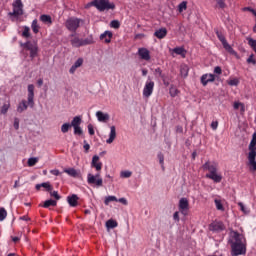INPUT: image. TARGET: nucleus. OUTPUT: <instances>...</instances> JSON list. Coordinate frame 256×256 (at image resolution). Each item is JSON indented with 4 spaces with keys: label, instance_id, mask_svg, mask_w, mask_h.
Instances as JSON below:
<instances>
[{
    "label": "nucleus",
    "instance_id": "864d4df0",
    "mask_svg": "<svg viewBox=\"0 0 256 256\" xmlns=\"http://www.w3.org/2000/svg\"><path fill=\"white\" fill-rule=\"evenodd\" d=\"M214 73H215V75H221V73H223V69H221L220 66H216L214 68Z\"/></svg>",
    "mask_w": 256,
    "mask_h": 256
},
{
    "label": "nucleus",
    "instance_id": "bb28decb",
    "mask_svg": "<svg viewBox=\"0 0 256 256\" xmlns=\"http://www.w3.org/2000/svg\"><path fill=\"white\" fill-rule=\"evenodd\" d=\"M40 21H42V23H48L49 25H51V23H53V21L51 20V17L47 14L41 15Z\"/></svg>",
    "mask_w": 256,
    "mask_h": 256
},
{
    "label": "nucleus",
    "instance_id": "680f3d73",
    "mask_svg": "<svg viewBox=\"0 0 256 256\" xmlns=\"http://www.w3.org/2000/svg\"><path fill=\"white\" fill-rule=\"evenodd\" d=\"M212 227H213V231H219L222 229L221 226L217 224H212Z\"/></svg>",
    "mask_w": 256,
    "mask_h": 256
},
{
    "label": "nucleus",
    "instance_id": "6e6d98bb",
    "mask_svg": "<svg viewBox=\"0 0 256 256\" xmlns=\"http://www.w3.org/2000/svg\"><path fill=\"white\" fill-rule=\"evenodd\" d=\"M84 150L85 153H89V149H91V146L89 145V143H87V140H84Z\"/></svg>",
    "mask_w": 256,
    "mask_h": 256
},
{
    "label": "nucleus",
    "instance_id": "6e6552de",
    "mask_svg": "<svg viewBox=\"0 0 256 256\" xmlns=\"http://www.w3.org/2000/svg\"><path fill=\"white\" fill-rule=\"evenodd\" d=\"M24 49L30 51V59H35L39 53V46L36 42L27 41L25 43H20Z\"/></svg>",
    "mask_w": 256,
    "mask_h": 256
},
{
    "label": "nucleus",
    "instance_id": "ea45409f",
    "mask_svg": "<svg viewBox=\"0 0 256 256\" xmlns=\"http://www.w3.org/2000/svg\"><path fill=\"white\" fill-rule=\"evenodd\" d=\"M110 27H112V29H119L121 27V22H119V20H112Z\"/></svg>",
    "mask_w": 256,
    "mask_h": 256
},
{
    "label": "nucleus",
    "instance_id": "ddd939ff",
    "mask_svg": "<svg viewBox=\"0 0 256 256\" xmlns=\"http://www.w3.org/2000/svg\"><path fill=\"white\" fill-rule=\"evenodd\" d=\"M179 211L182 213V215H187V212L189 211V200L187 198H181L179 200Z\"/></svg>",
    "mask_w": 256,
    "mask_h": 256
},
{
    "label": "nucleus",
    "instance_id": "a211bd4d",
    "mask_svg": "<svg viewBox=\"0 0 256 256\" xmlns=\"http://www.w3.org/2000/svg\"><path fill=\"white\" fill-rule=\"evenodd\" d=\"M91 167H95L96 171H101V169H103V163L99 162L98 155L92 157Z\"/></svg>",
    "mask_w": 256,
    "mask_h": 256
},
{
    "label": "nucleus",
    "instance_id": "c756f323",
    "mask_svg": "<svg viewBox=\"0 0 256 256\" xmlns=\"http://www.w3.org/2000/svg\"><path fill=\"white\" fill-rule=\"evenodd\" d=\"M173 53H176V55H182V57H185V48L176 47L173 49Z\"/></svg>",
    "mask_w": 256,
    "mask_h": 256
},
{
    "label": "nucleus",
    "instance_id": "4c0bfd02",
    "mask_svg": "<svg viewBox=\"0 0 256 256\" xmlns=\"http://www.w3.org/2000/svg\"><path fill=\"white\" fill-rule=\"evenodd\" d=\"M227 83L230 85V87H237V85H239V79L233 78L228 80Z\"/></svg>",
    "mask_w": 256,
    "mask_h": 256
},
{
    "label": "nucleus",
    "instance_id": "7ed1b4c3",
    "mask_svg": "<svg viewBox=\"0 0 256 256\" xmlns=\"http://www.w3.org/2000/svg\"><path fill=\"white\" fill-rule=\"evenodd\" d=\"M217 167H219V165L216 162L211 161H207L202 165L204 171H209V173L206 174L207 179H211L214 183H221V181H223V176L217 173Z\"/></svg>",
    "mask_w": 256,
    "mask_h": 256
},
{
    "label": "nucleus",
    "instance_id": "de8ad7c7",
    "mask_svg": "<svg viewBox=\"0 0 256 256\" xmlns=\"http://www.w3.org/2000/svg\"><path fill=\"white\" fill-rule=\"evenodd\" d=\"M253 57H255V55L251 54V55L247 58L246 62H247L248 64L256 65V60H255Z\"/></svg>",
    "mask_w": 256,
    "mask_h": 256
},
{
    "label": "nucleus",
    "instance_id": "49530a36",
    "mask_svg": "<svg viewBox=\"0 0 256 256\" xmlns=\"http://www.w3.org/2000/svg\"><path fill=\"white\" fill-rule=\"evenodd\" d=\"M73 129L74 135H83V129L81 128V126H75Z\"/></svg>",
    "mask_w": 256,
    "mask_h": 256
},
{
    "label": "nucleus",
    "instance_id": "5701e85b",
    "mask_svg": "<svg viewBox=\"0 0 256 256\" xmlns=\"http://www.w3.org/2000/svg\"><path fill=\"white\" fill-rule=\"evenodd\" d=\"M180 75L184 79L189 76V66H187V64H183L180 66Z\"/></svg>",
    "mask_w": 256,
    "mask_h": 256
},
{
    "label": "nucleus",
    "instance_id": "39448f33",
    "mask_svg": "<svg viewBox=\"0 0 256 256\" xmlns=\"http://www.w3.org/2000/svg\"><path fill=\"white\" fill-rule=\"evenodd\" d=\"M70 37H73L70 40L72 47H76V48L85 47V45H93V43H95V41L93 40V36H89L83 39V38H79V36H76L75 34H71Z\"/></svg>",
    "mask_w": 256,
    "mask_h": 256
},
{
    "label": "nucleus",
    "instance_id": "72a5a7b5",
    "mask_svg": "<svg viewBox=\"0 0 256 256\" xmlns=\"http://www.w3.org/2000/svg\"><path fill=\"white\" fill-rule=\"evenodd\" d=\"M71 123H64L61 126V133H69V130L71 129Z\"/></svg>",
    "mask_w": 256,
    "mask_h": 256
},
{
    "label": "nucleus",
    "instance_id": "69168bd1",
    "mask_svg": "<svg viewBox=\"0 0 256 256\" xmlns=\"http://www.w3.org/2000/svg\"><path fill=\"white\" fill-rule=\"evenodd\" d=\"M37 85H38V87L43 86V78H40V79L37 80Z\"/></svg>",
    "mask_w": 256,
    "mask_h": 256
},
{
    "label": "nucleus",
    "instance_id": "9b49d317",
    "mask_svg": "<svg viewBox=\"0 0 256 256\" xmlns=\"http://www.w3.org/2000/svg\"><path fill=\"white\" fill-rule=\"evenodd\" d=\"M153 89H155V82L151 80V77H148V80L145 83L144 89H143V97H151L153 95Z\"/></svg>",
    "mask_w": 256,
    "mask_h": 256
},
{
    "label": "nucleus",
    "instance_id": "423d86ee",
    "mask_svg": "<svg viewBox=\"0 0 256 256\" xmlns=\"http://www.w3.org/2000/svg\"><path fill=\"white\" fill-rule=\"evenodd\" d=\"M93 7H96L98 11H109L115 9V3L109 2V0H94L91 2Z\"/></svg>",
    "mask_w": 256,
    "mask_h": 256
},
{
    "label": "nucleus",
    "instance_id": "5fc2aeb1",
    "mask_svg": "<svg viewBox=\"0 0 256 256\" xmlns=\"http://www.w3.org/2000/svg\"><path fill=\"white\" fill-rule=\"evenodd\" d=\"M51 197H54L56 199V201H59V199H61V196L59 195V192H57V191H53L51 193Z\"/></svg>",
    "mask_w": 256,
    "mask_h": 256
},
{
    "label": "nucleus",
    "instance_id": "7c9ffc66",
    "mask_svg": "<svg viewBox=\"0 0 256 256\" xmlns=\"http://www.w3.org/2000/svg\"><path fill=\"white\" fill-rule=\"evenodd\" d=\"M233 107H234L235 110L239 109V107H240V111L242 113H245V104H243L241 102H234Z\"/></svg>",
    "mask_w": 256,
    "mask_h": 256
},
{
    "label": "nucleus",
    "instance_id": "4d7b16f0",
    "mask_svg": "<svg viewBox=\"0 0 256 256\" xmlns=\"http://www.w3.org/2000/svg\"><path fill=\"white\" fill-rule=\"evenodd\" d=\"M51 175H55V177H59L61 175V172L58 169L50 170Z\"/></svg>",
    "mask_w": 256,
    "mask_h": 256
},
{
    "label": "nucleus",
    "instance_id": "79ce46f5",
    "mask_svg": "<svg viewBox=\"0 0 256 256\" xmlns=\"http://www.w3.org/2000/svg\"><path fill=\"white\" fill-rule=\"evenodd\" d=\"M9 107H11V104L9 103L3 104V106L1 107V114L7 115V111H9Z\"/></svg>",
    "mask_w": 256,
    "mask_h": 256
},
{
    "label": "nucleus",
    "instance_id": "0eeeda50",
    "mask_svg": "<svg viewBox=\"0 0 256 256\" xmlns=\"http://www.w3.org/2000/svg\"><path fill=\"white\" fill-rule=\"evenodd\" d=\"M65 27L71 33H76L77 29H79V27H81V19H79L77 17H70L66 20Z\"/></svg>",
    "mask_w": 256,
    "mask_h": 256
},
{
    "label": "nucleus",
    "instance_id": "bf43d9fd",
    "mask_svg": "<svg viewBox=\"0 0 256 256\" xmlns=\"http://www.w3.org/2000/svg\"><path fill=\"white\" fill-rule=\"evenodd\" d=\"M14 129L18 131L19 129V118L14 119Z\"/></svg>",
    "mask_w": 256,
    "mask_h": 256
},
{
    "label": "nucleus",
    "instance_id": "37998d69",
    "mask_svg": "<svg viewBox=\"0 0 256 256\" xmlns=\"http://www.w3.org/2000/svg\"><path fill=\"white\" fill-rule=\"evenodd\" d=\"M41 187L46 189V191H53V186H51L50 182H43V183H41Z\"/></svg>",
    "mask_w": 256,
    "mask_h": 256
},
{
    "label": "nucleus",
    "instance_id": "e433bc0d",
    "mask_svg": "<svg viewBox=\"0 0 256 256\" xmlns=\"http://www.w3.org/2000/svg\"><path fill=\"white\" fill-rule=\"evenodd\" d=\"M131 175H133L132 171L126 170V171H122L120 173V177L124 178V179H129V177H131Z\"/></svg>",
    "mask_w": 256,
    "mask_h": 256
},
{
    "label": "nucleus",
    "instance_id": "b1692460",
    "mask_svg": "<svg viewBox=\"0 0 256 256\" xmlns=\"http://www.w3.org/2000/svg\"><path fill=\"white\" fill-rule=\"evenodd\" d=\"M42 207H44V209H49V207H57V201L53 199L46 200Z\"/></svg>",
    "mask_w": 256,
    "mask_h": 256
},
{
    "label": "nucleus",
    "instance_id": "c9c22d12",
    "mask_svg": "<svg viewBox=\"0 0 256 256\" xmlns=\"http://www.w3.org/2000/svg\"><path fill=\"white\" fill-rule=\"evenodd\" d=\"M37 163H39V158L33 157L28 159V167H35Z\"/></svg>",
    "mask_w": 256,
    "mask_h": 256
},
{
    "label": "nucleus",
    "instance_id": "a878e982",
    "mask_svg": "<svg viewBox=\"0 0 256 256\" xmlns=\"http://www.w3.org/2000/svg\"><path fill=\"white\" fill-rule=\"evenodd\" d=\"M214 203L217 211H225V207L223 206V202H221V199H215Z\"/></svg>",
    "mask_w": 256,
    "mask_h": 256
},
{
    "label": "nucleus",
    "instance_id": "cd10ccee",
    "mask_svg": "<svg viewBox=\"0 0 256 256\" xmlns=\"http://www.w3.org/2000/svg\"><path fill=\"white\" fill-rule=\"evenodd\" d=\"M117 221L110 219L106 222V227L107 229H115V227H117Z\"/></svg>",
    "mask_w": 256,
    "mask_h": 256
},
{
    "label": "nucleus",
    "instance_id": "a18cd8bd",
    "mask_svg": "<svg viewBox=\"0 0 256 256\" xmlns=\"http://www.w3.org/2000/svg\"><path fill=\"white\" fill-rule=\"evenodd\" d=\"M238 207H240V211H242V213H245V215L249 214V209L245 207L243 202H239Z\"/></svg>",
    "mask_w": 256,
    "mask_h": 256
},
{
    "label": "nucleus",
    "instance_id": "052dcab7",
    "mask_svg": "<svg viewBox=\"0 0 256 256\" xmlns=\"http://www.w3.org/2000/svg\"><path fill=\"white\" fill-rule=\"evenodd\" d=\"M116 202L122 203V205H127V203H128L126 198H119V199H117Z\"/></svg>",
    "mask_w": 256,
    "mask_h": 256
},
{
    "label": "nucleus",
    "instance_id": "f8f14e48",
    "mask_svg": "<svg viewBox=\"0 0 256 256\" xmlns=\"http://www.w3.org/2000/svg\"><path fill=\"white\" fill-rule=\"evenodd\" d=\"M10 15H14V17L23 15V2L21 0H15L13 3V13H10Z\"/></svg>",
    "mask_w": 256,
    "mask_h": 256
},
{
    "label": "nucleus",
    "instance_id": "f3484780",
    "mask_svg": "<svg viewBox=\"0 0 256 256\" xmlns=\"http://www.w3.org/2000/svg\"><path fill=\"white\" fill-rule=\"evenodd\" d=\"M67 202L70 207H77V205H79V196H77V194H72L67 197Z\"/></svg>",
    "mask_w": 256,
    "mask_h": 256
},
{
    "label": "nucleus",
    "instance_id": "58836bf2",
    "mask_svg": "<svg viewBox=\"0 0 256 256\" xmlns=\"http://www.w3.org/2000/svg\"><path fill=\"white\" fill-rule=\"evenodd\" d=\"M7 219V210L5 208H0V221H5Z\"/></svg>",
    "mask_w": 256,
    "mask_h": 256
},
{
    "label": "nucleus",
    "instance_id": "412c9836",
    "mask_svg": "<svg viewBox=\"0 0 256 256\" xmlns=\"http://www.w3.org/2000/svg\"><path fill=\"white\" fill-rule=\"evenodd\" d=\"M103 39L105 43H111V39H113V32L106 30L100 35V40L103 41Z\"/></svg>",
    "mask_w": 256,
    "mask_h": 256
},
{
    "label": "nucleus",
    "instance_id": "2f4dec72",
    "mask_svg": "<svg viewBox=\"0 0 256 256\" xmlns=\"http://www.w3.org/2000/svg\"><path fill=\"white\" fill-rule=\"evenodd\" d=\"M155 77H160V79H165V74H163V70L160 67L154 70Z\"/></svg>",
    "mask_w": 256,
    "mask_h": 256
},
{
    "label": "nucleus",
    "instance_id": "a19ab883",
    "mask_svg": "<svg viewBox=\"0 0 256 256\" xmlns=\"http://www.w3.org/2000/svg\"><path fill=\"white\" fill-rule=\"evenodd\" d=\"M116 201L117 202V197L116 196H108L104 200V205H109V203Z\"/></svg>",
    "mask_w": 256,
    "mask_h": 256
},
{
    "label": "nucleus",
    "instance_id": "c03bdc74",
    "mask_svg": "<svg viewBox=\"0 0 256 256\" xmlns=\"http://www.w3.org/2000/svg\"><path fill=\"white\" fill-rule=\"evenodd\" d=\"M169 93L171 97H177V95H179V90L172 86L169 90Z\"/></svg>",
    "mask_w": 256,
    "mask_h": 256
},
{
    "label": "nucleus",
    "instance_id": "20e7f679",
    "mask_svg": "<svg viewBox=\"0 0 256 256\" xmlns=\"http://www.w3.org/2000/svg\"><path fill=\"white\" fill-rule=\"evenodd\" d=\"M248 149V165L250 171H256V132L252 135V140L250 141Z\"/></svg>",
    "mask_w": 256,
    "mask_h": 256
},
{
    "label": "nucleus",
    "instance_id": "f704fd0d",
    "mask_svg": "<svg viewBox=\"0 0 256 256\" xmlns=\"http://www.w3.org/2000/svg\"><path fill=\"white\" fill-rule=\"evenodd\" d=\"M30 31H31V29L28 26H24V30L22 32V37L29 39V37H31Z\"/></svg>",
    "mask_w": 256,
    "mask_h": 256
},
{
    "label": "nucleus",
    "instance_id": "f257e3e1",
    "mask_svg": "<svg viewBox=\"0 0 256 256\" xmlns=\"http://www.w3.org/2000/svg\"><path fill=\"white\" fill-rule=\"evenodd\" d=\"M229 245H231V255L239 256L247 253V246L245 245V236L239 234L237 231H232L228 239Z\"/></svg>",
    "mask_w": 256,
    "mask_h": 256
},
{
    "label": "nucleus",
    "instance_id": "13d9d810",
    "mask_svg": "<svg viewBox=\"0 0 256 256\" xmlns=\"http://www.w3.org/2000/svg\"><path fill=\"white\" fill-rule=\"evenodd\" d=\"M217 127H219V122L218 121H213L211 123V129H213V131H216Z\"/></svg>",
    "mask_w": 256,
    "mask_h": 256
},
{
    "label": "nucleus",
    "instance_id": "f03ea898",
    "mask_svg": "<svg viewBox=\"0 0 256 256\" xmlns=\"http://www.w3.org/2000/svg\"><path fill=\"white\" fill-rule=\"evenodd\" d=\"M28 101L22 100L17 106V112L23 113V111H27L28 107H35V85L29 84L27 88Z\"/></svg>",
    "mask_w": 256,
    "mask_h": 256
},
{
    "label": "nucleus",
    "instance_id": "aec40b11",
    "mask_svg": "<svg viewBox=\"0 0 256 256\" xmlns=\"http://www.w3.org/2000/svg\"><path fill=\"white\" fill-rule=\"evenodd\" d=\"M96 117L100 123H107V121L110 119L109 114L103 113L102 111H97Z\"/></svg>",
    "mask_w": 256,
    "mask_h": 256
},
{
    "label": "nucleus",
    "instance_id": "1a4fd4ad",
    "mask_svg": "<svg viewBox=\"0 0 256 256\" xmlns=\"http://www.w3.org/2000/svg\"><path fill=\"white\" fill-rule=\"evenodd\" d=\"M216 35H217V38L219 39V41L222 43V46L225 49V51H227L231 55H235L237 53V52H235L233 47L230 46L229 42H227V39L225 38V35H223V33H221L220 31L217 30Z\"/></svg>",
    "mask_w": 256,
    "mask_h": 256
},
{
    "label": "nucleus",
    "instance_id": "4be33fe9",
    "mask_svg": "<svg viewBox=\"0 0 256 256\" xmlns=\"http://www.w3.org/2000/svg\"><path fill=\"white\" fill-rule=\"evenodd\" d=\"M154 37L157 39H165L167 37V28H160L154 32Z\"/></svg>",
    "mask_w": 256,
    "mask_h": 256
},
{
    "label": "nucleus",
    "instance_id": "0e129e2a",
    "mask_svg": "<svg viewBox=\"0 0 256 256\" xmlns=\"http://www.w3.org/2000/svg\"><path fill=\"white\" fill-rule=\"evenodd\" d=\"M173 219H174V221H179V212H175L173 214Z\"/></svg>",
    "mask_w": 256,
    "mask_h": 256
},
{
    "label": "nucleus",
    "instance_id": "4468645a",
    "mask_svg": "<svg viewBox=\"0 0 256 256\" xmlns=\"http://www.w3.org/2000/svg\"><path fill=\"white\" fill-rule=\"evenodd\" d=\"M201 84L203 87H207L208 83H213L215 81L214 74H204L200 78Z\"/></svg>",
    "mask_w": 256,
    "mask_h": 256
},
{
    "label": "nucleus",
    "instance_id": "2eb2a0df",
    "mask_svg": "<svg viewBox=\"0 0 256 256\" xmlns=\"http://www.w3.org/2000/svg\"><path fill=\"white\" fill-rule=\"evenodd\" d=\"M138 55L140 59H143L144 61H150L151 60V53L147 48H139L138 49Z\"/></svg>",
    "mask_w": 256,
    "mask_h": 256
},
{
    "label": "nucleus",
    "instance_id": "9d476101",
    "mask_svg": "<svg viewBox=\"0 0 256 256\" xmlns=\"http://www.w3.org/2000/svg\"><path fill=\"white\" fill-rule=\"evenodd\" d=\"M87 183L88 185H96V187H103V178H101L100 173H97L95 175L89 173L87 175Z\"/></svg>",
    "mask_w": 256,
    "mask_h": 256
},
{
    "label": "nucleus",
    "instance_id": "e2e57ef3",
    "mask_svg": "<svg viewBox=\"0 0 256 256\" xmlns=\"http://www.w3.org/2000/svg\"><path fill=\"white\" fill-rule=\"evenodd\" d=\"M75 71H77V68H76V66L72 65L71 68L69 69V73L71 75H73V73H75Z\"/></svg>",
    "mask_w": 256,
    "mask_h": 256
},
{
    "label": "nucleus",
    "instance_id": "8fccbe9b",
    "mask_svg": "<svg viewBox=\"0 0 256 256\" xmlns=\"http://www.w3.org/2000/svg\"><path fill=\"white\" fill-rule=\"evenodd\" d=\"M216 3L220 9H225L227 7V4H225V0H216Z\"/></svg>",
    "mask_w": 256,
    "mask_h": 256
},
{
    "label": "nucleus",
    "instance_id": "603ef678",
    "mask_svg": "<svg viewBox=\"0 0 256 256\" xmlns=\"http://www.w3.org/2000/svg\"><path fill=\"white\" fill-rule=\"evenodd\" d=\"M88 133L89 135H95V129L93 128V124H88Z\"/></svg>",
    "mask_w": 256,
    "mask_h": 256
},
{
    "label": "nucleus",
    "instance_id": "dca6fc26",
    "mask_svg": "<svg viewBox=\"0 0 256 256\" xmlns=\"http://www.w3.org/2000/svg\"><path fill=\"white\" fill-rule=\"evenodd\" d=\"M63 171L64 173H67L69 177H73L74 179L81 177V172L76 170L75 168H65Z\"/></svg>",
    "mask_w": 256,
    "mask_h": 256
},
{
    "label": "nucleus",
    "instance_id": "3c124183",
    "mask_svg": "<svg viewBox=\"0 0 256 256\" xmlns=\"http://www.w3.org/2000/svg\"><path fill=\"white\" fill-rule=\"evenodd\" d=\"M157 157L159 159L160 165H163V163H165V156L163 155V153L159 152Z\"/></svg>",
    "mask_w": 256,
    "mask_h": 256
},
{
    "label": "nucleus",
    "instance_id": "6ab92c4d",
    "mask_svg": "<svg viewBox=\"0 0 256 256\" xmlns=\"http://www.w3.org/2000/svg\"><path fill=\"white\" fill-rule=\"evenodd\" d=\"M116 138H117V129L115 128V126H111L109 138L106 140V143L108 145H111V143H113V141H115Z\"/></svg>",
    "mask_w": 256,
    "mask_h": 256
},
{
    "label": "nucleus",
    "instance_id": "393cba45",
    "mask_svg": "<svg viewBox=\"0 0 256 256\" xmlns=\"http://www.w3.org/2000/svg\"><path fill=\"white\" fill-rule=\"evenodd\" d=\"M81 123H82L81 116H75V117L72 119L70 125H71V127L74 128V127H79V126H81Z\"/></svg>",
    "mask_w": 256,
    "mask_h": 256
},
{
    "label": "nucleus",
    "instance_id": "473e14b6",
    "mask_svg": "<svg viewBox=\"0 0 256 256\" xmlns=\"http://www.w3.org/2000/svg\"><path fill=\"white\" fill-rule=\"evenodd\" d=\"M183 11H187V1H182L178 5V12L183 13Z\"/></svg>",
    "mask_w": 256,
    "mask_h": 256
},
{
    "label": "nucleus",
    "instance_id": "c85d7f7f",
    "mask_svg": "<svg viewBox=\"0 0 256 256\" xmlns=\"http://www.w3.org/2000/svg\"><path fill=\"white\" fill-rule=\"evenodd\" d=\"M31 28H32L33 33H35V34L39 33L40 27H39V24H37V19H34L32 21Z\"/></svg>",
    "mask_w": 256,
    "mask_h": 256
},
{
    "label": "nucleus",
    "instance_id": "338daca9",
    "mask_svg": "<svg viewBox=\"0 0 256 256\" xmlns=\"http://www.w3.org/2000/svg\"><path fill=\"white\" fill-rule=\"evenodd\" d=\"M20 220H21V221H30L31 218H29V217H27V216H21V217H20Z\"/></svg>",
    "mask_w": 256,
    "mask_h": 256
},
{
    "label": "nucleus",
    "instance_id": "774afa93",
    "mask_svg": "<svg viewBox=\"0 0 256 256\" xmlns=\"http://www.w3.org/2000/svg\"><path fill=\"white\" fill-rule=\"evenodd\" d=\"M149 73V71L147 69H142V75L143 77H147V74Z\"/></svg>",
    "mask_w": 256,
    "mask_h": 256
},
{
    "label": "nucleus",
    "instance_id": "09e8293b",
    "mask_svg": "<svg viewBox=\"0 0 256 256\" xmlns=\"http://www.w3.org/2000/svg\"><path fill=\"white\" fill-rule=\"evenodd\" d=\"M81 65H83V58H78L77 61L73 64V66L76 69H79V67H81Z\"/></svg>",
    "mask_w": 256,
    "mask_h": 256
}]
</instances>
